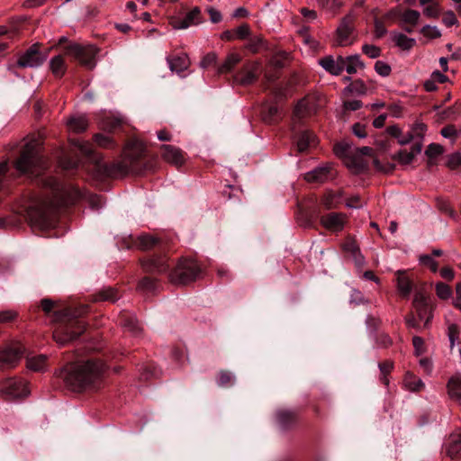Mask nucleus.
Returning <instances> with one entry per match:
<instances>
[{"label": "nucleus", "mask_w": 461, "mask_h": 461, "mask_svg": "<svg viewBox=\"0 0 461 461\" xmlns=\"http://www.w3.org/2000/svg\"><path fill=\"white\" fill-rule=\"evenodd\" d=\"M70 142L73 146L77 148L83 155L87 157L92 156L93 150L90 143L83 141L79 139L71 140Z\"/></svg>", "instance_id": "37998d69"}, {"label": "nucleus", "mask_w": 461, "mask_h": 461, "mask_svg": "<svg viewBox=\"0 0 461 461\" xmlns=\"http://www.w3.org/2000/svg\"><path fill=\"white\" fill-rule=\"evenodd\" d=\"M436 294L439 299L447 300L452 296V290L449 285L444 283H438L436 285Z\"/></svg>", "instance_id": "49530a36"}, {"label": "nucleus", "mask_w": 461, "mask_h": 461, "mask_svg": "<svg viewBox=\"0 0 461 461\" xmlns=\"http://www.w3.org/2000/svg\"><path fill=\"white\" fill-rule=\"evenodd\" d=\"M251 36L250 27L247 23H243L235 30V38L245 40Z\"/></svg>", "instance_id": "864d4df0"}, {"label": "nucleus", "mask_w": 461, "mask_h": 461, "mask_svg": "<svg viewBox=\"0 0 461 461\" xmlns=\"http://www.w3.org/2000/svg\"><path fill=\"white\" fill-rule=\"evenodd\" d=\"M438 207L440 211L447 213L449 216L455 218L456 216V213L454 212V210L451 208L449 203L446 200H443V199H438Z\"/></svg>", "instance_id": "338daca9"}, {"label": "nucleus", "mask_w": 461, "mask_h": 461, "mask_svg": "<svg viewBox=\"0 0 461 461\" xmlns=\"http://www.w3.org/2000/svg\"><path fill=\"white\" fill-rule=\"evenodd\" d=\"M322 203L329 209L336 207L341 203V195L338 192L330 191L324 195Z\"/></svg>", "instance_id": "4c0bfd02"}, {"label": "nucleus", "mask_w": 461, "mask_h": 461, "mask_svg": "<svg viewBox=\"0 0 461 461\" xmlns=\"http://www.w3.org/2000/svg\"><path fill=\"white\" fill-rule=\"evenodd\" d=\"M158 243V240L151 235H141L139 237V246L142 249H149Z\"/></svg>", "instance_id": "de8ad7c7"}, {"label": "nucleus", "mask_w": 461, "mask_h": 461, "mask_svg": "<svg viewBox=\"0 0 461 461\" xmlns=\"http://www.w3.org/2000/svg\"><path fill=\"white\" fill-rule=\"evenodd\" d=\"M48 185L52 189L55 199H37L32 201L27 208V214L32 223L41 230H49L55 226L56 210L67 203L66 191L60 183L50 179Z\"/></svg>", "instance_id": "f257e3e1"}, {"label": "nucleus", "mask_w": 461, "mask_h": 461, "mask_svg": "<svg viewBox=\"0 0 461 461\" xmlns=\"http://www.w3.org/2000/svg\"><path fill=\"white\" fill-rule=\"evenodd\" d=\"M43 164L38 142L31 140L24 146L20 158L15 163V168L22 173H27L33 171L34 168L43 167Z\"/></svg>", "instance_id": "39448f33"}, {"label": "nucleus", "mask_w": 461, "mask_h": 461, "mask_svg": "<svg viewBox=\"0 0 461 461\" xmlns=\"http://www.w3.org/2000/svg\"><path fill=\"white\" fill-rule=\"evenodd\" d=\"M161 157L163 159L176 167H180L185 163L184 152L177 147L162 144L160 146Z\"/></svg>", "instance_id": "4468645a"}, {"label": "nucleus", "mask_w": 461, "mask_h": 461, "mask_svg": "<svg viewBox=\"0 0 461 461\" xmlns=\"http://www.w3.org/2000/svg\"><path fill=\"white\" fill-rule=\"evenodd\" d=\"M426 131H427V125L425 123L416 122L412 125V127L409 132L412 137V140H416V143L422 144Z\"/></svg>", "instance_id": "72a5a7b5"}, {"label": "nucleus", "mask_w": 461, "mask_h": 461, "mask_svg": "<svg viewBox=\"0 0 461 461\" xmlns=\"http://www.w3.org/2000/svg\"><path fill=\"white\" fill-rule=\"evenodd\" d=\"M167 63L172 72L180 75L190 66V59L185 53L173 54L167 57Z\"/></svg>", "instance_id": "dca6fc26"}, {"label": "nucleus", "mask_w": 461, "mask_h": 461, "mask_svg": "<svg viewBox=\"0 0 461 461\" xmlns=\"http://www.w3.org/2000/svg\"><path fill=\"white\" fill-rule=\"evenodd\" d=\"M199 272L200 267L195 260L184 259L170 274V279L175 284L185 285L194 280Z\"/></svg>", "instance_id": "0eeeda50"}, {"label": "nucleus", "mask_w": 461, "mask_h": 461, "mask_svg": "<svg viewBox=\"0 0 461 461\" xmlns=\"http://www.w3.org/2000/svg\"><path fill=\"white\" fill-rule=\"evenodd\" d=\"M86 311V308L82 307L76 311L65 309L55 313V321L60 322L53 331V339L57 343L65 345L78 338L84 332L85 324L77 318Z\"/></svg>", "instance_id": "7ed1b4c3"}, {"label": "nucleus", "mask_w": 461, "mask_h": 461, "mask_svg": "<svg viewBox=\"0 0 461 461\" xmlns=\"http://www.w3.org/2000/svg\"><path fill=\"white\" fill-rule=\"evenodd\" d=\"M375 70L380 76L387 77L391 73V67L387 63L378 60L375 64Z\"/></svg>", "instance_id": "5fc2aeb1"}, {"label": "nucleus", "mask_w": 461, "mask_h": 461, "mask_svg": "<svg viewBox=\"0 0 461 461\" xmlns=\"http://www.w3.org/2000/svg\"><path fill=\"white\" fill-rule=\"evenodd\" d=\"M157 284L150 277H144L139 284V289L145 292H153L157 289Z\"/></svg>", "instance_id": "3c124183"}, {"label": "nucleus", "mask_w": 461, "mask_h": 461, "mask_svg": "<svg viewBox=\"0 0 461 461\" xmlns=\"http://www.w3.org/2000/svg\"><path fill=\"white\" fill-rule=\"evenodd\" d=\"M261 64L259 61L246 63L239 72L237 81L243 86L254 83L260 73Z\"/></svg>", "instance_id": "9b49d317"}, {"label": "nucleus", "mask_w": 461, "mask_h": 461, "mask_svg": "<svg viewBox=\"0 0 461 461\" xmlns=\"http://www.w3.org/2000/svg\"><path fill=\"white\" fill-rule=\"evenodd\" d=\"M343 57L334 59L332 56H326L319 59L318 63L323 69L333 76H339L343 71Z\"/></svg>", "instance_id": "6ab92c4d"}, {"label": "nucleus", "mask_w": 461, "mask_h": 461, "mask_svg": "<svg viewBox=\"0 0 461 461\" xmlns=\"http://www.w3.org/2000/svg\"><path fill=\"white\" fill-rule=\"evenodd\" d=\"M246 49H248L252 53H258L261 50L267 49V41L260 34L251 35L248 40Z\"/></svg>", "instance_id": "c85d7f7f"}, {"label": "nucleus", "mask_w": 461, "mask_h": 461, "mask_svg": "<svg viewBox=\"0 0 461 461\" xmlns=\"http://www.w3.org/2000/svg\"><path fill=\"white\" fill-rule=\"evenodd\" d=\"M332 176L330 165H324L308 172L304 178L308 182L322 183Z\"/></svg>", "instance_id": "412c9836"}, {"label": "nucleus", "mask_w": 461, "mask_h": 461, "mask_svg": "<svg viewBox=\"0 0 461 461\" xmlns=\"http://www.w3.org/2000/svg\"><path fill=\"white\" fill-rule=\"evenodd\" d=\"M443 153V147L439 144L431 143L428 146L425 154L429 158H436Z\"/></svg>", "instance_id": "4d7b16f0"}, {"label": "nucleus", "mask_w": 461, "mask_h": 461, "mask_svg": "<svg viewBox=\"0 0 461 461\" xmlns=\"http://www.w3.org/2000/svg\"><path fill=\"white\" fill-rule=\"evenodd\" d=\"M391 38L394 44L403 50H411L416 43L415 39L409 38L402 32H393Z\"/></svg>", "instance_id": "b1692460"}, {"label": "nucleus", "mask_w": 461, "mask_h": 461, "mask_svg": "<svg viewBox=\"0 0 461 461\" xmlns=\"http://www.w3.org/2000/svg\"><path fill=\"white\" fill-rule=\"evenodd\" d=\"M29 393L28 384L22 378H9L0 384V396L5 400L23 398Z\"/></svg>", "instance_id": "6e6552de"}, {"label": "nucleus", "mask_w": 461, "mask_h": 461, "mask_svg": "<svg viewBox=\"0 0 461 461\" xmlns=\"http://www.w3.org/2000/svg\"><path fill=\"white\" fill-rule=\"evenodd\" d=\"M50 68L55 77H61L66 72L64 58L60 55L53 57L50 61Z\"/></svg>", "instance_id": "2f4dec72"}, {"label": "nucleus", "mask_w": 461, "mask_h": 461, "mask_svg": "<svg viewBox=\"0 0 461 461\" xmlns=\"http://www.w3.org/2000/svg\"><path fill=\"white\" fill-rule=\"evenodd\" d=\"M345 204L348 208L358 209V208H362L364 206L365 203L361 201V198L359 195L356 194V195H352L351 197L348 198Z\"/></svg>", "instance_id": "bf43d9fd"}, {"label": "nucleus", "mask_w": 461, "mask_h": 461, "mask_svg": "<svg viewBox=\"0 0 461 461\" xmlns=\"http://www.w3.org/2000/svg\"><path fill=\"white\" fill-rule=\"evenodd\" d=\"M234 380L233 375L226 371H221L218 378V384L220 386H226L232 383Z\"/></svg>", "instance_id": "680f3d73"}, {"label": "nucleus", "mask_w": 461, "mask_h": 461, "mask_svg": "<svg viewBox=\"0 0 461 461\" xmlns=\"http://www.w3.org/2000/svg\"><path fill=\"white\" fill-rule=\"evenodd\" d=\"M88 203L93 210H99L104 205V201L101 196L97 194H90L88 196Z\"/></svg>", "instance_id": "0e129e2a"}, {"label": "nucleus", "mask_w": 461, "mask_h": 461, "mask_svg": "<svg viewBox=\"0 0 461 461\" xmlns=\"http://www.w3.org/2000/svg\"><path fill=\"white\" fill-rule=\"evenodd\" d=\"M143 267L147 271L163 273L168 269V264L164 258H155L146 261Z\"/></svg>", "instance_id": "a878e982"}, {"label": "nucleus", "mask_w": 461, "mask_h": 461, "mask_svg": "<svg viewBox=\"0 0 461 461\" xmlns=\"http://www.w3.org/2000/svg\"><path fill=\"white\" fill-rule=\"evenodd\" d=\"M46 59V55L39 50V45L31 46L18 59L17 65L21 68H38Z\"/></svg>", "instance_id": "9d476101"}, {"label": "nucleus", "mask_w": 461, "mask_h": 461, "mask_svg": "<svg viewBox=\"0 0 461 461\" xmlns=\"http://www.w3.org/2000/svg\"><path fill=\"white\" fill-rule=\"evenodd\" d=\"M278 113V107L274 104H267L263 108L262 117L266 122H272Z\"/></svg>", "instance_id": "79ce46f5"}, {"label": "nucleus", "mask_w": 461, "mask_h": 461, "mask_svg": "<svg viewBox=\"0 0 461 461\" xmlns=\"http://www.w3.org/2000/svg\"><path fill=\"white\" fill-rule=\"evenodd\" d=\"M335 154L344 159L345 165L354 173H360L367 167V161L357 153V147L348 141L334 146Z\"/></svg>", "instance_id": "20e7f679"}, {"label": "nucleus", "mask_w": 461, "mask_h": 461, "mask_svg": "<svg viewBox=\"0 0 461 461\" xmlns=\"http://www.w3.org/2000/svg\"><path fill=\"white\" fill-rule=\"evenodd\" d=\"M447 393L449 397L461 404V377H451L447 383Z\"/></svg>", "instance_id": "bb28decb"}, {"label": "nucleus", "mask_w": 461, "mask_h": 461, "mask_svg": "<svg viewBox=\"0 0 461 461\" xmlns=\"http://www.w3.org/2000/svg\"><path fill=\"white\" fill-rule=\"evenodd\" d=\"M421 152V143H415L411 151L400 150L397 158L402 164L408 165L412 162L415 156Z\"/></svg>", "instance_id": "7c9ffc66"}, {"label": "nucleus", "mask_w": 461, "mask_h": 461, "mask_svg": "<svg viewBox=\"0 0 461 461\" xmlns=\"http://www.w3.org/2000/svg\"><path fill=\"white\" fill-rule=\"evenodd\" d=\"M447 337L450 342V347L454 348L456 343H459V329L456 324H450L447 328Z\"/></svg>", "instance_id": "8fccbe9b"}, {"label": "nucleus", "mask_w": 461, "mask_h": 461, "mask_svg": "<svg viewBox=\"0 0 461 461\" xmlns=\"http://www.w3.org/2000/svg\"><path fill=\"white\" fill-rule=\"evenodd\" d=\"M321 5L327 12L335 15L336 13L343 6L342 0H320Z\"/></svg>", "instance_id": "a19ab883"}, {"label": "nucleus", "mask_w": 461, "mask_h": 461, "mask_svg": "<svg viewBox=\"0 0 461 461\" xmlns=\"http://www.w3.org/2000/svg\"><path fill=\"white\" fill-rule=\"evenodd\" d=\"M241 60V57L240 54L232 52L230 53L225 60L222 62V64L219 67L218 72L219 73H226L232 70V68L240 63Z\"/></svg>", "instance_id": "473e14b6"}, {"label": "nucleus", "mask_w": 461, "mask_h": 461, "mask_svg": "<svg viewBox=\"0 0 461 461\" xmlns=\"http://www.w3.org/2000/svg\"><path fill=\"white\" fill-rule=\"evenodd\" d=\"M412 344H413L416 355L420 356L422 353H424L425 347H424V340L422 338H420L419 336H414L412 338Z\"/></svg>", "instance_id": "69168bd1"}, {"label": "nucleus", "mask_w": 461, "mask_h": 461, "mask_svg": "<svg viewBox=\"0 0 461 461\" xmlns=\"http://www.w3.org/2000/svg\"><path fill=\"white\" fill-rule=\"evenodd\" d=\"M200 10L198 7H194L185 17L181 18L178 16H172L169 19V23L175 30H185L191 25L197 24L199 23Z\"/></svg>", "instance_id": "ddd939ff"}, {"label": "nucleus", "mask_w": 461, "mask_h": 461, "mask_svg": "<svg viewBox=\"0 0 461 461\" xmlns=\"http://www.w3.org/2000/svg\"><path fill=\"white\" fill-rule=\"evenodd\" d=\"M119 298L117 291L113 287H105L102 289L95 296L96 301L115 302Z\"/></svg>", "instance_id": "c9c22d12"}, {"label": "nucleus", "mask_w": 461, "mask_h": 461, "mask_svg": "<svg viewBox=\"0 0 461 461\" xmlns=\"http://www.w3.org/2000/svg\"><path fill=\"white\" fill-rule=\"evenodd\" d=\"M420 17V14L416 10H406L401 15V19L404 23H407L411 26H415Z\"/></svg>", "instance_id": "ea45409f"}, {"label": "nucleus", "mask_w": 461, "mask_h": 461, "mask_svg": "<svg viewBox=\"0 0 461 461\" xmlns=\"http://www.w3.org/2000/svg\"><path fill=\"white\" fill-rule=\"evenodd\" d=\"M104 371V366L98 360L71 366L63 371L66 384L73 391H80L97 383Z\"/></svg>", "instance_id": "f03ea898"}, {"label": "nucleus", "mask_w": 461, "mask_h": 461, "mask_svg": "<svg viewBox=\"0 0 461 461\" xmlns=\"http://www.w3.org/2000/svg\"><path fill=\"white\" fill-rule=\"evenodd\" d=\"M420 264L428 267L432 272L438 271V263L429 255H421L419 258Z\"/></svg>", "instance_id": "603ef678"}, {"label": "nucleus", "mask_w": 461, "mask_h": 461, "mask_svg": "<svg viewBox=\"0 0 461 461\" xmlns=\"http://www.w3.org/2000/svg\"><path fill=\"white\" fill-rule=\"evenodd\" d=\"M447 453L452 459L460 458L461 461V436L453 438Z\"/></svg>", "instance_id": "f704fd0d"}, {"label": "nucleus", "mask_w": 461, "mask_h": 461, "mask_svg": "<svg viewBox=\"0 0 461 461\" xmlns=\"http://www.w3.org/2000/svg\"><path fill=\"white\" fill-rule=\"evenodd\" d=\"M122 325L127 328L131 332H132L134 335H137L140 331V328L139 326L138 321L130 317L129 319L125 320L122 323Z\"/></svg>", "instance_id": "13d9d810"}, {"label": "nucleus", "mask_w": 461, "mask_h": 461, "mask_svg": "<svg viewBox=\"0 0 461 461\" xmlns=\"http://www.w3.org/2000/svg\"><path fill=\"white\" fill-rule=\"evenodd\" d=\"M442 23L447 27H451L458 23L457 18L452 11H447L444 14Z\"/></svg>", "instance_id": "052dcab7"}, {"label": "nucleus", "mask_w": 461, "mask_h": 461, "mask_svg": "<svg viewBox=\"0 0 461 461\" xmlns=\"http://www.w3.org/2000/svg\"><path fill=\"white\" fill-rule=\"evenodd\" d=\"M217 57L213 52L208 53L200 62V66L203 68H206L216 62Z\"/></svg>", "instance_id": "774afa93"}, {"label": "nucleus", "mask_w": 461, "mask_h": 461, "mask_svg": "<svg viewBox=\"0 0 461 461\" xmlns=\"http://www.w3.org/2000/svg\"><path fill=\"white\" fill-rule=\"evenodd\" d=\"M343 70H346L348 74H355L358 68H362L364 64L361 62L358 55H353L347 58H343Z\"/></svg>", "instance_id": "c756f323"}, {"label": "nucleus", "mask_w": 461, "mask_h": 461, "mask_svg": "<svg viewBox=\"0 0 461 461\" xmlns=\"http://www.w3.org/2000/svg\"><path fill=\"white\" fill-rule=\"evenodd\" d=\"M66 124L69 131L81 132L86 130L88 122L85 115H79L70 117L67 120Z\"/></svg>", "instance_id": "393cba45"}, {"label": "nucleus", "mask_w": 461, "mask_h": 461, "mask_svg": "<svg viewBox=\"0 0 461 461\" xmlns=\"http://www.w3.org/2000/svg\"><path fill=\"white\" fill-rule=\"evenodd\" d=\"M23 352L24 348L20 344L8 347L0 351V362L13 366L20 360Z\"/></svg>", "instance_id": "a211bd4d"}, {"label": "nucleus", "mask_w": 461, "mask_h": 461, "mask_svg": "<svg viewBox=\"0 0 461 461\" xmlns=\"http://www.w3.org/2000/svg\"><path fill=\"white\" fill-rule=\"evenodd\" d=\"M404 385L407 389L412 392L420 391L424 387V384L421 379L410 374L406 375L404 378Z\"/></svg>", "instance_id": "e433bc0d"}, {"label": "nucleus", "mask_w": 461, "mask_h": 461, "mask_svg": "<svg viewBox=\"0 0 461 461\" xmlns=\"http://www.w3.org/2000/svg\"><path fill=\"white\" fill-rule=\"evenodd\" d=\"M343 247L346 251L350 252L352 254L357 265L361 266L364 264V258L361 256L359 249L354 241L349 240V241L346 242L343 245Z\"/></svg>", "instance_id": "58836bf2"}, {"label": "nucleus", "mask_w": 461, "mask_h": 461, "mask_svg": "<svg viewBox=\"0 0 461 461\" xmlns=\"http://www.w3.org/2000/svg\"><path fill=\"white\" fill-rule=\"evenodd\" d=\"M317 110L316 100L313 96H307L300 100L294 111V119H301L310 115Z\"/></svg>", "instance_id": "f3484780"}, {"label": "nucleus", "mask_w": 461, "mask_h": 461, "mask_svg": "<svg viewBox=\"0 0 461 461\" xmlns=\"http://www.w3.org/2000/svg\"><path fill=\"white\" fill-rule=\"evenodd\" d=\"M412 304L416 310L419 320L424 322L425 327L428 326L432 319V313L429 307L426 296L421 292L416 293Z\"/></svg>", "instance_id": "f8f14e48"}, {"label": "nucleus", "mask_w": 461, "mask_h": 461, "mask_svg": "<svg viewBox=\"0 0 461 461\" xmlns=\"http://www.w3.org/2000/svg\"><path fill=\"white\" fill-rule=\"evenodd\" d=\"M66 52L88 69H93L96 65L98 49L94 45L70 44L67 47Z\"/></svg>", "instance_id": "423d86ee"}, {"label": "nucleus", "mask_w": 461, "mask_h": 461, "mask_svg": "<svg viewBox=\"0 0 461 461\" xmlns=\"http://www.w3.org/2000/svg\"><path fill=\"white\" fill-rule=\"evenodd\" d=\"M354 19V14L350 13L341 20L336 31V45L344 47L353 43L351 34L353 32Z\"/></svg>", "instance_id": "1a4fd4ad"}, {"label": "nucleus", "mask_w": 461, "mask_h": 461, "mask_svg": "<svg viewBox=\"0 0 461 461\" xmlns=\"http://www.w3.org/2000/svg\"><path fill=\"white\" fill-rule=\"evenodd\" d=\"M316 145V137L315 135L309 131H303L298 136V140L296 141L297 149L299 152H305L308 149Z\"/></svg>", "instance_id": "5701e85b"}, {"label": "nucleus", "mask_w": 461, "mask_h": 461, "mask_svg": "<svg viewBox=\"0 0 461 461\" xmlns=\"http://www.w3.org/2000/svg\"><path fill=\"white\" fill-rule=\"evenodd\" d=\"M321 223L328 230L340 231L346 223V216L343 213L330 212L321 217Z\"/></svg>", "instance_id": "2eb2a0df"}, {"label": "nucleus", "mask_w": 461, "mask_h": 461, "mask_svg": "<svg viewBox=\"0 0 461 461\" xmlns=\"http://www.w3.org/2000/svg\"><path fill=\"white\" fill-rule=\"evenodd\" d=\"M440 133L444 138L454 141L460 135L461 131L455 125L449 124L442 128Z\"/></svg>", "instance_id": "c03bdc74"}, {"label": "nucleus", "mask_w": 461, "mask_h": 461, "mask_svg": "<svg viewBox=\"0 0 461 461\" xmlns=\"http://www.w3.org/2000/svg\"><path fill=\"white\" fill-rule=\"evenodd\" d=\"M362 50L371 59H375L380 56V49L375 45H364Z\"/></svg>", "instance_id": "e2e57ef3"}, {"label": "nucleus", "mask_w": 461, "mask_h": 461, "mask_svg": "<svg viewBox=\"0 0 461 461\" xmlns=\"http://www.w3.org/2000/svg\"><path fill=\"white\" fill-rule=\"evenodd\" d=\"M423 14L425 16L429 18L438 17L440 14L439 5L436 2H430L424 7Z\"/></svg>", "instance_id": "09e8293b"}, {"label": "nucleus", "mask_w": 461, "mask_h": 461, "mask_svg": "<svg viewBox=\"0 0 461 461\" xmlns=\"http://www.w3.org/2000/svg\"><path fill=\"white\" fill-rule=\"evenodd\" d=\"M420 33L429 40L441 37V32L437 26L425 25L420 29Z\"/></svg>", "instance_id": "a18cd8bd"}, {"label": "nucleus", "mask_w": 461, "mask_h": 461, "mask_svg": "<svg viewBox=\"0 0 461 461\" xmlns=\"http://www.w3.org/2000/svg\"><path fill=\"white\" fill-rule=\"evenodd\" d=\"M95 143L102 148H112L113 147V140L106 135L104 134H95Z\"/></svg>", "instance_id": "6e6d98bb"}, {"label": "nucleus", "mask_w": 461, "mask_h": 461, "mask_svg": "<svg viewBox=\"0 0 461 461\" xmlns=\"http://www.w3.org/2000/svg\"><path fill=\"white\" fill-rule=\"evenodd\" d=\"M27 367L32 371H44L47 367V357L45 355L28 356Z\"/></svg>", "instance_id": "cd10ccee"}, {"label": "nucleus", "mask_w": 461, "mask_h": 461, "mask_svg": "<svg viewBox=\"0 0 461 461\" xmlns=\"http://www.w3.org/2000/svg\"><path fill=\"white\" fill-rule=\"evenodd\" d=\"M143 151V144L139 140H132L125 146L123 157L131 162H135L141 158Z\"/></svg>", "instance_id": "4be33fe9"}, {"label": "nucleus", "mask_w": 461, "mask_h": 461, "mask_svg": "<svg viewBox=\"0 0 461 461\" xmlns=\"http://www.w3.org/2000/svg\"><path fill=\"white\" fill-rule=\"evenodd\" d=\"M395 275L396 286L399 294L404 298L409 297L413 287L412 280L404 270H398Z\"/></svg>", "instance_id": "aec40b11"}]
</instances>
